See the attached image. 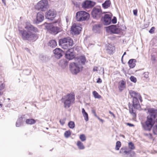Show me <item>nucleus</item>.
I'll use <instances>...</instances> for the list:
<instances>
[{
	"label": "nucleus",
	"instance_id": "nucleus-56",
	"mask_svg": "<svg viewBox=\"0 0 157 157\" xmlns=\"http://www.w3.org/2000/svg\"><path fill=\"white\" fill-rule=\"evenodd\" d=\"M3 94V92H2L1 90H0V95H2Z\"/></svg>",
	"mask_w": 157,
	"mask_h": 157
},
{
	"label": "nucleus",
	"instance_id": "nucleus-62",
	"mask_svg": "<svg viewBox=\"0 0 157 157\" xmlns=\"http://www.w3.org/2000/svg\"><path fill=\"white\" fill-rule=\"evenodd\" d=\"M98 27H100V25H98Z\"/></svg>",
	"mask_w": 157,
	"mask_h": 157
},
{
	"label": "nucleus",
	"instance_id": "nucleus-30",
	"mask_svg": "<svg viewBox=\"0 0 157 157\" xmlns=\"http://www.w3.org/2000/svg\"><path fill=\"white\" fill-rule=\"evenodd\" d=\"M128 148L130 150H133L135 149V147L134 144L132 142H130L128 144Z\"/></svg>",
	"mask_w": 157,
	"mask_h": 157
},
{
	"label": "nucleus",
	"instance_id": "nucleus-47",
	"mask_svg": "<svg viewBox=\"0 0 157 157\" xmlns=\"http://www.w3.org/2000/svg\"><path fill=\"white\" fill-rule=\"evenodd\" d=\"M93 71H98V67H94L93 69Z\"/></svg>",
	"mask_w": 157,
	"mask_h": 157
},
{
	"label": "nucleus",
	"instance_id": "nucleus-50",
	"mask_svg": "<svg viewBox=\"0 0 157 157\" xmlns=\"http://www.w3.org/2000/svg\"><path fill=\"white\" fill-rule=\"evenodd\" d=\"M59 122L62 125H63L64 123V122L63 120H60Z\"/></svg>",
	"mask_w": 157,
	"mask_h": 157
},
{
	"label": "nucleus",
	"instance_id": "nucleus-61",
	"mask_svg": "<svg viewBox=\"0 0 157 157\" xmlns=\"http://www.w3.org/2000/svg\"><path fill=\"white\" fill-rule=\"evenodd\" d=\"M103 70V74L104 73V69L103 68H102Z\"/></svg>",
	"mask_w": 157,
	"mask_h": 157
},
{
	"label": "nucleus",
	"instance_id": "nucleus-45",
	"mask_svg": "<svg viewBox=\"0 0 157 157\" xmlns=\"http://www.w3.org/2000/svg\"><path fill=\"white\" fill-rule=\"evenodd\" d=\"M155 29L154 27H152L151 28V29H150L149 31V32L151 33H153L154 30Z\"/></svg>",
	"mask_w": 157,
	"mask_h": 157
},
{
	"label": "nucleus",
	"instance_id": "nucleus-53",
	"mask_svg": "<svg viewBox=\"0 0 157 157\" xmlns=\"http://www.w3.org/2000/svg\"><path fill=\"white\" fill-rule=\"evenodd\" d=\"M2 2L5 5H6V0H2Z\"/></svg>",
	"mask_w": 157,
	"mask_h": 157
},
{
	"label": "nucleus",
	"instance_id": "nucleus-22",
	"mask_svg": "<svg viewBox=\"0 0 157 157\" xmlns=\"http://www.w3.org/2000/svg\"><path fill=\"white\" fill-rule=\"evenodd\" d=\"M136 62V60L135 59H130L128 62V64L130 67L131 68H133L134 67L135 65V63Z\"/></svg>",
	"mask_w": 157,
	"mask_h": 157
},
{
	"label": "nucleus",
	"instance_id": "nucleus-19",
	"mask_svg": "<svg viewBox=\"0 0 157 157\" xmlns=\"http://www.w3.org/2000/svg\"><path fill=\"white\" fill-rule=\"evenodd\" d=\"M129 151L127 147H122L120 149L119 153L124 156H127L129 155Z\"/></svg>",
	"mask_w": 157,
	"mask_h": 157
},
{
	"label": "nucleus",
	"instance_id": "nucleus-23",
	"mask_svg": "<svg viewBox=\"0 0 157 157\" xmlns=\"http://www.w3.org/2000/svg\"><path fill=\"white\" fill-rule=\"evenodd\" d=\"M23 118L24 117H21L18 118L16 124V126L17 127H20L22 124Z\"/></svg>",
	"mask_w": 157,
	"mask_h": 157
},
{
	"label": "nucleus",
	"instance_id": "nucleus-16",
	"mask_svg": "<svg viewBox=\"0 0 157 157\" xmlns=\"http://www.w3.org/2000/svg\"><path fill=\"white\" fill-rule=\"evenodd\" d=\"M81 27L75 24H73L71 27V30L75 34H79L81 31Z\"/></svg>",
	"mask_w": 157,
	"mask_h": 157
},
{
	"label": "nucleus",
	"instance_id": "nucleus-41",
	"mask_svg": "<svg viewBox=\"0 0 157 157\" xmlns=\"http://www.w3.org/2000/svg\"><path fill=\"white\" fill-rule=\"evenodd\" d=\"M95 4V2L89 1V8L90 7H92L94 6Z\"/></svg>",
	"mask_w": 157,
	"mask_h": 157
},
{
	"label": "nucleus",
	"instance_id": "nucleus-38",
	"mask_svg": "<svg viewBox=\"0 0 157 157\" xmlns=\"http://www.w3.org/2000/svg\"><path fill=\"white\" fill-rule=\"evenodd\" d=\"M149 72L147 71L145 72L143 74V75L144 78H148Z\"/></svg>",
	"mask_w": 157,
	"mask_h": 157
},
{
	"label": "nucleus",
	"instance_id": "nucleus-44",
	"mask_svg": "<svg viewBox=\"0 0 157 157\" xmlns=\"http://www.w3.org/2000/svg\"><path fill=\"white\" fill-rule=\"evenodd\" d=\"M67 62H66V61H65L64 60H61L59 64L60 65L61 63H62V64L63 63L65 64V65L66 64H67Z\"/></svg>",
	"mask_w": 157,
	"mask_h": 157
},
{
	"label": "nucleus",
	"instance_id": "nucleus-57",
	"mask_svg": "<svg viewBox=\"0 0 157 157\" xmlns=\"http://www.w3.org/2000/svg\"><path fill=\"white\" fill-rule=\"evenodd\" d=\"M100 9H101L100 8L96 9V8H94L93 9V10H100Z\"/></svg>",
	"mask_w": 157,
	"mask_h": 157
},
{
	"label": "nucleus",
	"instance_id": "nucleus-7",
	"mask_svg": "<svg viewBox=\"0 0 157 157\" xmlns=\"http://www.w3.org/2000/svg\"><path fill=\"white\" fill-rule=\"evenodd\" d=\"M70 70L72 73L76 74L82 70V66H80L76 63H71L70 65Z\"/></svg>",
	"mask_w": 157,
	"mask_h": 157
},
{
	"label": "nucleus",
	"instance_id": "nucleus-24",
	"mask_svg": "<svg viewBox=\"0 0 157 157\" xmlns=\"http://www.w3.org/2000/svg\"><path fill=\"white\" fill-rule=\"evenodd\" d=\"M111 4V3L110 0H106L102 4V6L104 9H106L109 7Z\"/></svg>",
	"mask_w": 157,
	"mask_h": 157
},
{
	"label": "nucleus",
	"instance_id": "nucleus-21",
	"mask_svg": "<svg viewBox=\"0 0 157 157\" xmlns=\"http://www.w3.org/2000/svg\"><path fill=\"white\" fill-rule=\"evenodd\" d=\"M57 45V42L55 40H51L48 43V45L52 48L56 47Z\"/></svg>",
	"mask_w": 157,
	"mask_h": 157
},
{
	"label": "nucleus",
	"instance_id": "nucleus-26",
	"mask_svg": "<svg viewBox=\"0 0 157 157\" xmlns=\"http://www.w3.org/2000/svg\"><path fill=\"white\" fill-rule=\"evenodd\" d=\"M36 121L33 119H28L26 120V123L27 124H33L36 123Z\"/></svg>",
	"mask_w": 157,
	"mask_h": 157
},
{
	"label": "nucleus",
	"instance_id": "nucleus-32",
	"mask_svg": "<svg viewBox=\"0 0 157 157\" xmlns=\"http://www.w3.org/2000/svg\"><path fill=\"white\" fill-rule=\"evenodd\" d=\"M93 94L94 97L95 98L100 99L101 97V96L99 95L95 91H93Z\"/></svg>",
	"mask_w": 157,
	"mask_h": 157
},
{
	"label": "nucleus",
	"instance_id": "nucleus-12",
	"mask_svg": "<svg viewBox=\"0 0 157 157\" xmlns=\"http://www.w3.org/2000/svg\"><path fill=\"white\" fill-rule=\"evenodd\" d=\"M66 58L69 59L71 60L75 57V53L74 49L71 48L67 51L65 53Z\"/></svg>",
	"mask_w": 157,
	"mask_h": 157
},
{
	"label": "nucleus",
	"instance_id": "nucleus-35",
	"mask_svg": "<svg viewBox=\"0 0 157 157\" xmlns=\"http://www.w3.org/2000/svg\"><path fill=\"white\" fill-rule=\"evenodd\" d=\"M130 157H136V153L134 151H131V150L129 151Z\"/></svg>",
	"mask_w": 157,
	"mask_h": 157
},
{
	"label": "nucleus",
	"instance_id": "nucleus-5",
	"mask_svg": "<svg viewBox=\"0 0 157 157\" xmlns=\"http://www.w3.org/2000/svg\"><path fill=\"white\" fill-rule=\"evenodd\" d=\"M73 40L70 37H67L59 40V45L64 49H67L73 44Z\"/></svg>",
	"mask_w": 157,
	"mask_h": 157
},
{
	"label": "nucleus",
	"instance_id": "nucleus-2",
	"mask_svg": "<svg viewBox=\"0 0 157 157\" xmlns=\"http://www.w3.org/2000/svg\"><path fill=\"white\" fill-rule=\"evenodd\" d=\"M19 31L24 40L33 41H35L37 38L36 34L33 33L29 31H27L24 29H19Z\"/></svg>",
	"mask_w": 157,
	"mask_h": 157
},
{
	"label": "nucleus",
	"instance_id": "nucleus-29",
	"mask_svg": "<svg viewBox=\"0 0 157 157\" xmlns=\"http://www.w3.org/2000/svg\"><path fill=\"white\" fill-rule=\"evenodd\" d=\"M135 111V110L133 109L132 106L129 107V112L132 115L133 118H135L136 116Z\"/></svg>",
	"mask_w": 157,
	"mask_h": 157
},
{
	"label": "nucleus",
	"instance_id": "nucleus-9",
	"mask_svg": "<svg viewBox=\"0 0 157 157\" xmlns=\"http://www.w3.org/2000/svg\"><path fill=\"white\" fill-rule=\"evenodd\" d=\"M49 7L48 0H42L39 2L35 6V9L38 10H42Z\"/></svg>",
	"mask_w": 157,
	"mask_h": 157
},
{
	"label": "nucleus",
	"instance_id": "nucleus-46",
	"mask_svg": "<svg viewBox=\"0 0 157 157\" xmlns=\"http://www.w3.org/2000/svg\"><path fill=\"white\" fill-rule=\"evenodd\" d=\"M97 82L98 83H101L102 82L101 79L100 78H98L97 80Z\"/></svg>",
	"mask_w": 157,
	"mask_h": 157
},
{
	"label": "nucleus",
	"instance_id": "nucleus-54",
	"mask_svg": "<svg viewBox=\"0 0 157 157\" xmlns=\"http://www.w3.org/2000/svg\"><path fill=\"white\" fill-rule=\"evenodd\" d=\"M25 50H26L27 52H29V50L27 48H25Z\"/></svg>",
	"mask_w": 157,
	"mask_h": 157
},
{
	"label": "nucleus",
	"instance_id": "nucleus-51",
	"mask_svg": "<svg viewBox=\"0 0 157 157\" xmlns=\"http://www.w3.org/2000/svg\"><path fill=\"white\" fill-rule=\"evenodd\" d=\"M127 125L130 127H132L134 126V125L129 123H127Z\"/></svg>",
	"mask_w": 157,
	"mask_h": 157
},
{
	"label": "nucleus",
	"instance_id": "nucleus-33",
	"mask_svg": "<svg viewBox=\"0 0 157 157\" xmlns=\"http://www.w3.org/2000/svg\"><path fill=\"white\" fill-rule=\"evenodd\" d=\"M121 146V143L120 141H117L116 143L115 149L117 150H118Z\"/></svg>",
	"mask_w": 157,
	"mask_h": 157
},
{
	"label": "nucleus",
	"instance_id": "nucleus-60",
	"mask_svg": "<svg viewBox=\"0 0 157 157\" xmlns=\"http://www.w3.org/2000/svg\"><path fill=\"white\" fill-rule=\"evenodd\" d=\"M2 106V104H0V108Z\"/></svg>",
	"mask_w": 157,
	"mask_h": 157
},
{
	"label": "nucleus",
	"instance_id": "nucleus-43",
	"mask_svg": "<svg viewBox=\"0 0 157 157\" xmlns=\"http://www.w3.org/2000/svg\"><path fill=\"white\" fill-rule=\"evenodd\" d=\"M5 84L2 83L0 86V90H3L5 87Z\"/></svg>",
	"mask_w": 157,
	"mask_h": 157
},
{
	"label": "nucleus",
	"instance_id": "nucleus-1",
	"mask_svg": "<svg viewBox=\"0 0 157 157\" xmlns=\"http://www.w3.org/2000/svg\"><path fill=\"white\" fill-rule=\"evenodd\" d=\"M148 112L149 115L147 117L144 128L146 130H150L155 122L157 114V110L150 109H148Z\"/></svg>",
	"mask_w": 157,
	"mask_h": 157
},
{
	"label": "nucleus",
	"instance_id": "nucleus-25",
	"mask_svg": "<svg viewBox=\"0 0 157 157\" xmlns=\"http://www.w3.org/2000/svg\"><path fill=\"white\" fill-rule=\"evenodd\" d=\"M125 82L124 81H121V83L119 86V88L120 91H121L124 89L125 87Z\"/></svg>",
	"mask_w": 157,
	"mask_h": 157
},
{
	"label": "nucleus",
	"instance_id": "nucleus-58",
	"mask_svg": "<svg viewBox=\"0 0 157 157\" xmlns=\"http://www.w3.org/2000/svg\"><path fill=\"white\" fill-rule=\"evenodd\" d=\"M99 121H100L102 123H103L104 122V121L103 120H102V119H101Z\"/></svg>",
	"mask_w": 157,
	"mask_h": 157
},
{
	"label": "nucleus",
	"instance_id": "nucleus-42",
	"mask_svg": "<svg viewBox=\"0 0 157 157\" xmlns=\"http://www.w3.org/2000/svg\"><path fill=\"white\" fill-rule=\"evenodd\" d=\"M117 18L116 17H114L113 19H111V22H112L113 24H115L117 22Z\"/></svg>",
	"mask_w": 157,
	"mask_h": 157
},
{
	"label": "nucleus",
	"instance_id": "nucleus-37",
	"mask_svg": "<svg viewBox=\"0 0 157 157\" xmlns=\"http://www.w3.org/2000/svg\"><path fill=\"white\" fill-rule=\"evenodd\" d=\"M79 138L82 141H84L86 140V137L85 135L83 134L80 135Z\"/></svg>",
	"mask_w": 157,
	"mask_h": 157
},
{
	"label": "nucleus",
	"instance_id": "nucleus-3",
	"mask_svg": "<svg viewBox=\"0 0 157 157\" xmlns=\"http://www.w3.org/2000/svg\"><path fill=\"white\" fill-rule=\"evenodd\" d=\"M129 94L130 96L133 98L132 101L133 106L136 109L139 108L140 107V105L139 104L138 99L141 102L142 101L140 94L132 90L130 91Z\"/></svg>",
	"mask_w": 157,
	"mask_h": 157
},
{
	"label": "nucleus",
	"instance_id": "nucleus-55",
	"mask_svg": "<svg viewBox=\"0 0 157 157\" xmlns=\"http://www.w3.org/2000/svg\"><path fill=\"white\" fill-rule=\"evenodd\" d=\"M95 117H97V118L99 120H100L101 119V118H100L98 116H97V115H95Z\"/></svg>",
	"mask_w": 157,
	"mask_h": 157
},
{
	"label": "nucleus",
	"instance_id": "nucleus-40",
	"mask_svg": "<svg viewBox=\"0 0 157 157\" xmlns=\"http://www.w3.org/2000/svg\"><path fill=\"white\" fill-rule=\"evenodd\" d=\"M130 79L132 82L134 83L136 82L137 81L136 78L133 76H131L130 78Z\"/></svg>",
	"mask_w": 157,
	"mask_h": 157
},
{
	"label": "nucleus",
	"instance_id": "nucleus-6",
	"mask_svg": "<svg viewBox=\"0 0 157 157\" xmlns=\"http://www.w3.org/2000/svg\"><path fill=\"white\" fill-rule=\"evenodd\" d=\"M126 29V28L125 27H123L122 28H120L114 25L106 27V30L107 32L115 34H118L120 32L121 30H124Z\"/></svg>",
	"mask_w": 157,
	"mask_h": 157
},
{
	"label": "nucleus",
	"instance_id": "nucleus-17",
	"mask_svg": "<svg viewBox=\"0 0 157 157\" xmlns=\"http://www.w3.org/2000/svg\"><path fill=\"white\" fill-rule=\"evenodd\" d=\"M53 53L55 57L57 59H59L62 56L63 52L60 48H56L53 51Z\"/></svg>",
	"mask_w": 157,
	"mask_h": 157
},
{
	"label": "nucleus",
	"instance_id": "nucleus-48",
	"mask_svg": "<svg viewBox=\"0 0 157 157\" xmlns=\"http://www.w3.org/2000/svg\"><path fill=\"white\" fill-rule=\"evenodd\" d=\"M137 10H133V14L134 15L136 16H137Z\"/></svg>",
	"mask_w": 157,
	"mask_h": 157
},
{
	"label": "nucleus",
	"instance_id": "nucleus-18",
	"mask_svg": "<svg viewBox=\"0 0 157 157\" xmlns=\"http://www.w3.org/2000/svg\"><path fill=\"white\" fill-rule=\"evenodd\" d=\"M44 19V14L42 12L38 13L36 15V23L38 24L42 22Z\"/></svg>",
	"mask_w": 157,
	"mask_h": 157
},
{
	"label": "nucleus",
	"instance_id": "nucleus-15",
	"mask_svg": "<svg viewBox=\"0 0 157 157\" xmlns=\"http://www.w3.org/2000/svg\"><path fill=\"white\" fill-rule=\"evenodd\" d=\"M105 12L102 13V10H92V14L94 18L98 19L101 16H102V15L104 14Z\"/></svg>",
	"mask_w": 157,
	"mask_h": 157
},
{
	"label": "nucleus",
	"instance_id": "nucleus-4",
	"mask_svg": "<svg viewBox=\"0 0 157 157\" xmlns=\"http://www.w3.org/2000/svg\"><path fill=\"white\" fill-rule=\"evenodd\" d=\"M75 99V95L72 94H69L63 96L61 101L64 104V107L67 108L70 107L71 104L74 102Z\"/></svg>",
	"mask_w": 157,
	"mask_h": 157
},
{
	"label": "nucleus",
	"instance_id": "nucleus-34",
	"mask_svg": "<svg viewBox=\"0 0 157 157\" xmlns=\"http://www.w3.org/2000/svg\"><path fill=\"white\" fill-rule=\"evenodd\" d=\"M68 125L70 128H73L75 126V123L73 121H70L69 122Z\"/></svg>",
	"mask_w": 157,
	"mask_h": 157
},
{
	"label": "nucleus",
	"instance_id": "nucleus-14",
	"mask_svg": "<svg viewBox=\"0 0 157 157\" xmlns=\"http://www.w3.org/2000/svg\"><path fill=\"white\" fill-rule=\"evenodd\" d=\"M50 32L52 34H57L59 31L60 28L57 26H54L53 25H50L48 28Z\"/></svg>",
	"mask_w": 157,
	"mask_h": 157
},
{
	"label": "nucleus",
	"instance_id": "nucleus-52",
	"mask_svg": "<svg viewBox=\"0 0 157 157\" xmlns=\"http://www.w3.org/2000/svg\"><path fill=\"white\" fill-rule=\"evenodd\" d=\"M109 113L111 114V115H112V116H113V117H115V115H114V114L112 113L111 111H109Z\"/></svg>",
	"mask_w": 157,
	"mask_h": 157
},
{
	"label": "nucleus",
	"instance_id": "nucleus-27",
	"mask_svg": "<svg viewBox=\"0 0 157 157\" xmlns=\"http://www.w3.org/2000/svg\"><path fill=\"white\" fill-rule=\"evenodd\" d=\"M82 113L83 115L84 118V119L86 121H88V115L87 113L86 112L85 109L84 108H82Z\"/></svg>",
	"mask_w": 157,
	"mask_h": 157
},
{
	"label": "nucleus",
	"instance_id": "nucleus-13",
	"mask_svg": "<svg viewBox=\"0 0 157 157\" xmlns=\"http://www.w3.org/2000/svg\"><path fill=\"white\" fill-rule=\"evenodd\" d=\"M56 16V12L55 10H48L46 12L45 17L48 19L52 20Z\"/></svg>",
	"mask_w": 157,
	"mask_h": 157
},
{
	"label": "nucleus",
	"instance_id": "nucleus-20",
	"mask_svg": "<svg viewBox=\"0 0 157 157\" xmlns=\"http://www.w3.org/2000/svg\"><path fill=\"white\" fill-rule=\"evenodd\" d=\"M25 28L28 30L33 31L34 32H36L38 31L37 29L35 27H34L30 23H28L25 27Z\"/></svg>",
	"mask_w": 157,
	"mask_h": 157
},
{
	"label": "nucleus",
	"instance_id": "nucleus-28",
	"mask_svg": "<svg viewBox=\"0 0 157 157\" xmlns=\"http://www.w3.org/2000/svg\"><path fill=\"white\" fill-rule=\"evenodd\" d=\"M77 145L79 149H83L85 148V147L82 143L80 141H77Z\"/></svg>",
	"mask_w": 157,
	"mask_h": 157
},
{
	"label": "nucleus",
	"instance_id": "nucleus-49",
	"mask_svg": "<svg viewBox=\"0 0 157 157\" xmlns=\"http://www.w3.org/2000/svg\"><path fill=\"white\" fill-rule=\"evenodd\" d=\"M92 112L93 113L94 115L95 116V115H96L95 113V111L94 109H92Z\"/></svg>",
	"mask_w": 157,
	"mask_h": 157
},
{
	"label": "nucleus",
	"instance_id": "nucleus-39",
	"mask_svg": "<svg viewBox=\"0 0 157 157\" xmlns=\"http://www.w3.org/2000/svg\"><path fill=\"white\" fill-rule=\"evenodd\" d=\"M153 131L154 134L157 135V125L153 126Z\"/></svg>",
	"mask_w": 157,
	"mask_h": 157
},
{
	"label": "nucleus",
	"instance_id": "nucleus-31",
	"mask_svg": "<svg viewBox=\"0 0 157 157\" xmlns=\"http://www.w3.org/2000/svg\"><path fill=\"white\" fill-rule=\"evenodd\" d=\"M82 7L84 9L87 8L88 7V1L86 0L82 4Z\"/></svg>",
	"mask_w": 157,
	"mask_h": 157
},
{
	"label": "nucleus",
	"instance_id": "nucleus-11",
	"mask_svg": "<svg viewBox=\"0 0 157 157\" xmlns=\"http://www.w3.org/2000/svg\"><path fill=\"white\" fill-rule=\"evenodd\" d=\"M111 15L109 14H105L104 17L101 19L102 23L105 25H109L111 23Z\"/></svg>",
	"mask_w": 157,
	"mask_h": 157
},
{
	"label": "nucleus",
	"instance_id": "nucleus-36",
	"mask_svg": "<svg viewBox=\"0 0 157 157\" xmlns=\"http://www.w3.org/2000/svg\"><path fill=\"white\" fill-rule=\"evenodd\" d=\"M71 135V132L70 131H66L64 134L65 137L66 138H68Z\"/></svg>",
	"mask_w": 157,
	"mask_h": 157
},
{
	"label": "nucleus",
	"instance_id": "nucleus-59",
	"mask_svg": "<svg viewBox=\"0 0 157 157\" xmlns=\"http://www.w3.org/2000/svg\"><path fill=\"white\" fill-rule=\"evenodd\" d=\"M126 54V52H125L124 53V54H123V56H122V58H123V56H124V55H125Z\"/></svg>",
	"mask_w": 157,
	"mask_h": 157
},
{
	"label": "nucleus",
	"instance_id": "nucleus-10",
	"mask_svg": "<svg viewBox=\"0 0 157 157\" xmlns=\"http://www.w3.org/2000/svg\"><path fill=\"white\" fill-rule=\"evenodd\" d=\"M87 13L84 11L81 10L77 13L76 16V20L80 21L85 20L87 17Z\"/></svg>",
	"mask_w": 157,
	"mask_h": 157
},
{
	"label": "nucleus",
	"instance_id": "nucleus-8",
	"mask_svg": "<svg viewBox=\"0 0 157 157\" xmlns=\"http://www.w3.org/2000/svg\"><path fill=\"white\" fill-rule=\"evenodd\" d=\"M76 63L79 66H82V68L85 66V64L87 63V61L86 60L85 56H78L75 58Z\"/></svg>",
	"mask_w": 157,
	"mask_h": 157
}]
</instances>
